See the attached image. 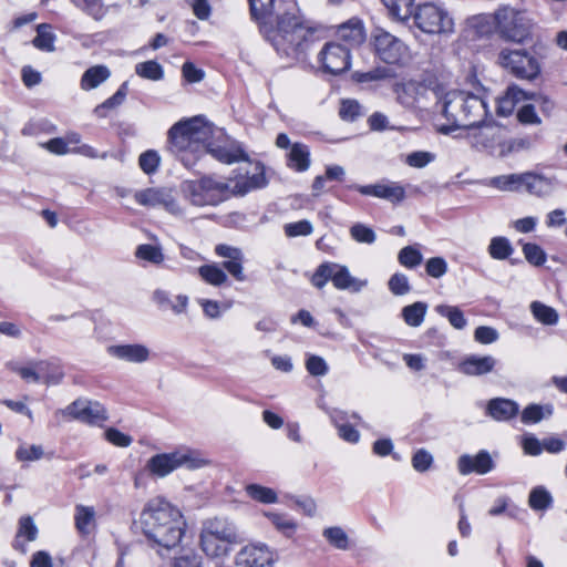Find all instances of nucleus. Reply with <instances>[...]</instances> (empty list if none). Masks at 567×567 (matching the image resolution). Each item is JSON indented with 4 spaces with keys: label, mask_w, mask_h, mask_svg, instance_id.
Segmentation results:
<instances>
[{
    "label": "nucleus",
    "mask_w": 567,
    "mask_h": 567,
    "mask_svg": "<svg viewBox=\"0 0 567 567\" xmlns=\"http://www.w3.org/2000/svg\"><path fill=\"white\" fill-rule=\"evenodd\" d=\"M168 140L171 150L188 167L206 153L225 164L245 162L226 181L207 176L186 183L185 190L194 205H216L230 196L245 195L266 185L264 167L259 163H250L239 143L203 116L174 124L168 131Z\"/></svg>",
    "instance_id": "obj_1"
},
{
    "label": "nucleus",
    "mask_w": 567,
    "mask_h": 567,
    "mask_svg": "<svg viewBox=\"0 0 567 567\" xmlns=\"http://www.w3.org/2000/svg\"><path fill=\"white\" fill-rule=\"evenodd\" d=\"M248 3L252 20L268 39L280 34L298 45L310 31L296 0H248Z\"/></svg>",
    "instance_id": "obj_2"
},
{
    "label": "nucleus",
    "mask_w": 567,
    "mask_h": 567,
    "mask_svg": "<svg viewBox=\"0 0 567 567\" xmlns=\"http://www.w3.org/2000/svg\"><path fill=\"white\" fill-rule=\"evenodd\" d=\"M134 527L152 546L171 549L181 543L186 522L175 505L163 497H154L144 505Z\"/></svg>",
    "instance_id": "obj_3"
},
{
    "label": "nucleus",
    "mask_w": 567,
    "mask_h": 567,
    "mask_svg": "<svg viewBox=\"0 0 567 567\" xmlns=\"http://www.w3.org/2000/svg\"><path fill=\"white\" fill-rule=\"evenodd\" d=\"M436 105L445 120L444 123L437 124V130L443 134L457 128L478 126L489 115L486 101L467 91H447L440 96Z\"/></svg>",
    "instance_id": "obj_4"
},
{
    "label": "nucleus",
    "mask_w": 567,
    "mask_h": 567,
    "mask_svg": "<svg viewBox=\"0 0 567 567\" xmlns=\"http://www.w3.org/2000/svg\"><path fill=\"white\" fill-rule=\"evenodd\" d=\"M207 464L208 461L198 451L181 446L152 455L146 461L144 470L152 477L165 478L179 468L195 471Z\"/></svg>",
    "instance_id": "obj_5"
},
{
    "label": "nucleus",
    "mask_w": 567,
    "mask_h": 567,
    "mask_svg": "<svg viewBox=\"0 0 567 567\" xmlns=\"http://www.w3.org/2000/svg\"><path fill=\"white\" fill-rule=\"evenodd\" d=\"M237 539V530L233 523L224 518H212L203 523L199 547L209 559H224L229 556Z\"/></svg>",
    "instance_id": "obj_6"
},
{
    "label": "nucleus",
    "mask_w": 567,
    "mask_h": 567,
    "mask_svg": "<svg viewBox=\"0 0 567 567\" xmlns=\"http://www.w3.org/2000/svg\"><path fill=\"white\" fill-rule=\"evenodd\" d=\"M495 31L507 42L523 44L532 35L533 19L525 9L502 6L494 12Z\"/></svg>",
    "instance_id": "obj_7"
},
{
    "label": "nucleus",
    "mask_w": 567,
    "mask_h": 567,
    "mask_svg": "<svg viewBox=\"0 0 567 567\" xmlns=\"http://www.w3.org/2000/svg\"><path fill=\"white\" fill-rule=\"evenodd\" d=\"M411 17L416 28L426 34H449L454 30V21L450 13L432 2L419 4Z\"/></svg>",
    "instance_id": "obj_8"
},
{
    "label": "nucleus",
    "mask_w": 567,
    "mask_h": 567,
    "mask_svg": "<svg viewBox=\"0 0 567 567\" xmlns=\"http://www.w3.org/2000/svg\"><path fill=\"white\" fill-rule=\"evenodd\" d=\"M497 63L511 74L524 80H534L540 73L537 59L524 49H502Z\"/></svg>",
    "instance_id": "obj_9"
},
{
    "label": "nucleus",
    "mask_w": 567,
    "mask_h": 567,
    "mask_svg": "<svg viewBox=\"0 0 567 567\" xmlns=\"http://www.w3.org/2000/svg\"><path fill=\"white\" fill-rule=\"evenodd\" d=\"M371 40L377 56L388 64L403 63L410 56L409 47L382 28L373 31Z\"/></svg>",
    "instance_id": "obj_10"
},
{
    "label": "nucleus",
    "mask_w": 567,
    "mask_h": 567,
    "mask_svg": "<svg viewBox=\"0 0 567 567\" xmlns=\"http://www.w3.org/2000/svg\"><path fill=\"white\" fill-rule=\"evenodd\" d=\"M277 553L262 542L244 545L234 556V567H275Z\"/></svg>",
    "instance_id": "obj_11"
},
{
    "label": "nucleus",
    "mask_w": 567,
    "mask_h": 567,
    "mask_svg": "<svg viewBox=\"0 0 567 567\" xmlns=\"http://www.w3.org/2000/svg\"><path fill=\"white\" fill-rule=\"evenodd\" d=\"M318 63L324 73L341 74L351 66L350 48L337 41L327 42L318 53Z\"/></svg>",
    "instance_id": "obj_12"
},
{
    "label": "nucleus",
    "mask_w": 567,
    "mask_h": 567,
    "mask_svg": "<svg viewBox=\"0 0 567 567\" xmlns=\"http://www.w3.org/2000/svg\"><path fill=\"white\" fill-rule=\"evenodd\" d=\"M55 414L65 421L76 420L89 424H95L107 419L104 406L97 401L87 399H78L65 409L56 411Z\"/></svg>",
    "instance_id": "obj_13"
},
{
    "label": "nucleus",
    "mask_w": 567,
    "mask_h": 567,
    "mask_svg": "<svg viewBox=\"0 0 567 567\" xmlns=\"http://www.w3.org/2000/svg\"><path fill=\"white\" fill-rule=\"evenodd\" d=\"M135 200L145 207H162L171 214L181 213L179 206L169 188L150 187L137 190L134 194Z\"/></svg>",
    "instance_id": "obj_14"
},
{
    "label": "nucleus",
    "mask_w": 567,
    "mask_h": 567,
    "mask_svg": "<svg viewBox=\"0 0 567 567\" xmlns=\"http://www.w3.org/2000/svg\"><path fill=\"white\" fill-rule=\"evenodd\" d=\"M114 360L130 364H144L151 360L152 351L144 343H115L106 348Z\"/></svg>",
    "instance_id": "obj_15"
},
{
    "label": "nucleus",
    "mask_w": 567,
    "mask_h": 567,
    "mask_svg": "<svg viewBox=\"0 0 567 567\" xmlns=\"http://www.w3.org/2000/svg\"><path fill=\"white\" fill-rule=\"evenodd\" d=\"M472 143L475 147L494 148L503 140L504 130L488 116L482 124L474 126Z\"/></svg>",
    "instance_id": "obj_16"
},
{
    "label": "nucleus",
    "mask_w": 567,
    "mask_h": 567,
    "mask_svg": "<svg viewBox=\"0 0 567 567\" xmlns=\"http://www.w3.org/2000/svg\"><path fill=\"white\" fill-rule=\"evenodd\" d=\"M7 365L11 371L19 374L24 381L31 383H38L42 379H44L45 383L59 382L62 377V374L59 373L54 381H52L49 377H45V373L51 365V363L47 361H34L30 362L28 365H19L18 363L10 362Z\"/></svg>",
    "instance_id": "obj_17"
},
{
    "label": "nucleus",
    "mask_w": 567,
    "mask_h": 567,
    "mask_svg": "<svg viewBox=\"0 0 567 567\" xmlns=\"http://www.w3.org/2000/svg\"><path fill=\"white\" fill-rule=\"evenodd\" d=\"M493 467V460L486 451H481L476 455H462L457 461V470L462 475L471 473L483 475L491 472Z\"/></svg>",
    "instance_id": "obj_18"
},
{
    "label": "nucleus",
    "mask_w": 567,
    "mask_h": 567,
    "mask_svg": "<svg viewBox=\"0 0 567 567\" xmlns=\"http://www.w3.org/2000/svg\"><path fill=\"white\" fill-rule=\"evenodd\" d=\"M331 282L338 290H348L357 293L368 285L367 279L353 277L347 266L331 262Z\"/></svg>",
    "instance_id": "obj_19"
},
{
    "label": "nucleus",
    "mask_w": 567,
    "mask_h": 567,
    "mask_svg": "<svg viewBox=\"0 0 567 567\" xmlns=\"http://www.w3.org/2000/svg\"><path fill=\"white\" fill-rule=\"evenodd\" d=\"M355 188L362 195H369V196H374L378 198H383V199L390 200L392 203H399V202L403 200L405 197L404 188L396 183L357 186Z\"/></svg>",
    "instance_id": "obj_20"
},
{
    "label": "nucleus",
    "mask_w": 567,
    "mask_h": 567,
    "mask_svg": "<svg viewBox=\"0 0 567 567\" xmlns=\"http://www.w3.org/2000/svg\"><path fill=\"white\" fill-rule=\"evenodd\" d=\"M496 359L492 355H468L460 364L461 373L470 377L484 375L492 372L496 365Z\"/></svg>",
    "instance_id": "obj_21"
},
{
    "label": "nucleus",
    "mask_w": 567,
    "mask_h": 567,
    "mask_svg": "<svg viewBox=\"0 0 567 567\" xmlns=\"http://www.w3.org/2000/svg\"><path fill=\"white\" fill-rule=\"evenodd\" d=\"M338 38L343 41L350 51L365 41V32L363 24L358 19H350L346 23L341 24L338 29Z\"/></svg>",
    "instance_id": "obj_22"
},
{
    "label": "nucleus",
    "mask_w": 567,
    "mask_h": 567,
    "mask_svg": "<svg viewBox=\"0 0 567 567\" xmlns=\"http://www.w3.org/2000/svg\"><path fill=\"white\" fill-rule=\"evenodd\" d=\"M532 97L533 96H528L517 85L508 86L504 94L496 100V112L501 116H508L519 102Z\"/></svg>",
    "instance_id": "obj_23"
},
{
    "label": "nucleus",
    "mask_w": 567,
    "mask_h": 567,
    "mask_svg": "<svg viewBox=\"0 0 567 567\" xmlns=\"http://www.w3.org/2000/svg\"><path fill=\"white\" fill-rule=\"evenodd\" d=\"M74 525L76 530L89 536L96 528V511L93 506L78 504L74 508Z\"/></svg>",
    "instance_id": "obj_24"
},
{
    "label": "nucleus",
    "mask_w": 567,
    "mask_h": 567,
    "mask_svg": "<svg viewBox=\"0 0 567 567\" xmlns=\"http://www.w3.org/2000/svg\"><path fill=\"white\" fill-rule=\"evenodd\" d=\"M519 411L518 404L509 399L496 398L487 403V414L496 421H507Z\"/></svg>",
    "instance_id": "obj_25"
},
{
    "label": "nucleus",
    "mask_w": 567,
    "mask_h": 567,
    "mask_svg": "<svg viewBox=\"0 0 567 567\" xmlns=\"http://www.w3.org/2000/svg\"><path fill=\"white\" fill-rule=\"evenodd\" d=\"M264 516L268 518L274 528L285 537H292L298 529V522L284 512L266 511Z\"/></svg>",
    "instance_id": "obj_26"
},
{
    "label": "nucleus",
    "mask_w": 567,
    "mask_h": 567,
    "mask_svg": "<svg viewBox=\"0 0 567 567\" xmlns=\"http://www.w3.org/2000/svg\"><path fill=\"white\" fill-rule=\"evenodd\" d=\"M38 537V527L31 516H22L18 522V530L13 547L24 551L25 542H34Z\"/></svg>",
    "instance_id": "obj_27"
},
{
    "label": "nucleus",
    "mask_w": 567,
    "mask_h": 567,
    "mask_svg": "<svg viewBox=\"0 0 567 567\" xmlns=\"http://www.w3.org/2000/svg\"><path fill=\"white\" fill-rule=\"evenodd\" d=\"M111 76V71L105 65H93L82 75L80 86L83 91H91L104 83Z\"/></svg>",
    "instance_id": "obj_28"
},
{
    "label": "nucleus",
    "mask_w": 567,
    "mask_h": 567,
    "mask_svg": "<svg viewBox=\"0 0 567 567\" xmlns=\"http://www.w3.org/2000/svg\"><path fill=\"white\" fill-rule=\"evenodd\" d=\"M523 189L537 196H546L554 189L551 179L540 175L523 174Z\"/></svg>",
    "instance_id": "obj_29"
},
{
    "label": "nucleus",
    "mask_w": 567,
    "mask_h": 567,
    "mask_svg": "<svg viewBox=\"0 0 567 567\" xmlns=\"http://www.w3.org/2000/svg\"><path fill=\"white\" fill-rule=\"evenodd\" d=\"M56 35L52 30V27L47 23L37 25V35L32 40L34 48L42 52L55 51Z\"/></svg>",
    "instance_id": "obj_30"
},
{
    "label": "nucleus",
    "mask_w": 567,
    "mask_h": 567,
    "mask_svg": "<svg viewBox=\"0 0 567 567\" xmlns=\"http://www.w3.org/2000/svg\"><path fill=\"white\" fill-rule=\"evenodd\" d=\"M198 275L207 285L220 287L228 281V276L217 264H207L198 268Z\"/></svg>",
    "instance_id": "obj_31"
},
{
    "label": "nucleus",
    "mask_w": 567,
    "mask_h": 567,
    "mask_svg": "<svg viewBox=\"0 0 567 567\" xmlns=\"http://www.w3.org/2000/svg\"><path fill=\"white\" fill-rule=\"evenodd\" d=\"M309 148L301 143H295L288 154L289 166L298 172H305L310 166Z\"/></svg>",
    "instance_id": "obj_32"
},
{
    "label": "nucleus",
    "mask_w": 567,
    "mask_h": 567,
    "mask_svg": "<svg viewBox=\"0 0 567 567\" xmlns=\"http://www.w3.org/2000/svg\"><path fill=\"white\" fill-rule=\"evenodd\" d=\"M530 312L536 321L545 326H555L559 320L557 310L540 301H533L529 306Z\"/></svg>",
    "instance_id": "obj_33"
},
{
    "label": "nucleus",
    "mask_w": 567,
    "mask_h": 567,
    "mask_svg": "<svg viewBox=\"0 0 567 567\" xmlns=\"http://www.w3.org/2000/svg\"><path fill=\"white\" fill-rule=\"evenodd\" d=\"M245 493L249 498L261 504L278 503L277 492L270 487L260 484H247L245 486Z\"/></svg>",
    "instance_id": "obj_34"
},
{
    "label": "nucleus",
    "mask_w": 567,
    "mask_h": 567,
    "mask_svg": "<svg viewBox=\"0 0 567 567\" xmlns=\"http://www.w3.org/2000/svg\"><path fill=\"white\" fill-rule=\"evenodd\" d=\"M392 19L405 22L412 16L414 0H381Z\"/></svg>",
    "instance_id": "obj_35"
},
{
    "label": "nucleus",
    "mask_w": 567,
    "mask_h": 567,
    "mask_svg": "<svg viewBox=\"0 0 567 567\" xmlns=\"http://www.w3.org/2000/svg\"><path fill=\"white\" fill-rule=\"evenodd\" d=\"M487 185L502 192H519L523 189V174L495 176L488 179Z\"/></svg>",
    "instance_id": "obj_36"
},
{
    "label": "nucleus",
    "mask_w": 567,
    "mask_h": 567,
    "mask_svg": "<svg viewBox=\"0 0 567 567\" xmlns=\"http://www.w3.org/2000/svg\"><path fill=\"white\" fill-rule=\"evenodd\" d=\"M426 312L427 305L422 301H416L402 309V318L409 327L416 328L423 323Z\"/></svg>",
    "instance_id": "obj_37"
},
{
    "label": "nucleus",
    "mask_w": 567,
    "mask_h": 567,
    "mask_svg": "<svg viewBox=\"0 0 567 567\" xmlns=\"http://www.w3.org/2000/svg\"><path fill=\"white\" fill-rule=\"evenodd\" d=\"M553 404H529L522 412V422L525 424L538 423L553 414Z\"/></svg>",
    "instance_id": "obj_38"
},
{
    "label": "nucleus",
    "mask_w": 567,
    "mask_h": 567,
    "mask_svg": "<svg viewBox=\"0 0 567 567\" xmlns=\"http://www.w3.org/2000/svg\"><path fill=\"white\" fill-rule=\"evenodd\" d=\"M435 311L440 316L446 318L450 324L457 330L464 329L467 324V320L465 319L464 313L458 307L439 305L435 307Z\"/></svg>",
    "instance_id": "obj_39"
},
{
    "label": "nucleus",
    "mask_w": 567,
    "mask_h": 567,
    "mask_svg": "<svg viewBox=\"0 0 567 567\" xmlns=\"http://www.w3.org/2000/svg\"><path fill=\"white\" fill-rule=\"evenodd\" d=\"M126 94H127V83L124 82L120 86V89L115 92L114 95H112L110 99H107L106 101H104L102 104L97 105L94 109V114L99 117H105L107 114V111L116 109L124 102Z\"/></svg>",
    "instance_id": "obj_40"
},
{
    "label": "nucleus",
    "mask_w": 567,
    "mask_h": 567,
    "mask_svg": "<svg viewBox=\"0 0 567 567\" xmlns=\"http://www.w3.org/2000/svg\"><path fill=\"white\" fill-rule=\"evenodd\" d=\"M135 257L153 265H161L165 259L162 248L151 244L138 245Z\"/></svg>",
    "instance_id": "obj_41"
},
{
    "label": "nucleus",
    "mask_w": 567,
    "mask_h": 567,
    "mask_svg": "<svg viewBox=\"0 0 567 567\" xmlns=\"http://www.w3.org/2000/svg\"><path fill=\"white\" fill-rule=\"evenodd\" d=\"M513 251V246L506 237H494L489 241L488 254L493 259L505 260Z\"/></svg>",
    "instance_id": "obj_42"
},
{
    "label": "nucleus",
    "mask_w": 567,
    "mask_h": 567,
    "mask_svg": "<svg viewBox=\"0 0 567 567\" xmlns=\"http://www.w3.org/2000/svg\"><path fill=\"white\" fill-rule=\"evenodd\" d=\"M322 536L337 549L347 550L349 548V536L346 530L339 526L324 528Z\"/></svg>",
    "instance_id": "obj_43"
},
{
    "label": "nucleus",
    "mask_w": 567,
    "mask_h": 567,
    "mask_svg": "<svg viewBox=\"0 0 567 567\" xmlns=\"http://www.w3.org/2000/svg\"><path fill=\"white\" fill-rule=\"evenodd\" d=\"M196 302L202 308L206 318L216 320L229 308L228 305L208 298H197Z\"/></svg>",
    "instance_id": "obj_44"
},
{
    "label": "nucleus",
    "mask_w": 567,
    "mask_h": 567,
    "mask_svg": "<svg viewBox=\"0 0 567 567\" xmlns=\"http://www.w3.org/2000/svg\"><path fill=\"white\" fill-rule=\"evenodd\" d=\"M135 72L138 76L151 81H158L164 76L163 68L156 61L137 63L135 65Z\"/></svg>",
    "instance_id": "obj_45"
},
{
    "label": "nucleus",
    "mask_w": 567,
    "mask_h": 567,
    "mask_svg": "<svg viewBox=\"0 0 567 567\" xmlns=\"http://www.w3.org/2000/svg\"><path fill=\"white\" fill-rule=\"evenodd\" d=\"M71 1L75 7H78L82 11L86 12L89 16H91L95 20H101L106 13V8L104 7L102 0H71Z\"/></svg>",
    "instance_id": "obj_46"
},
{
    "label": "nucleus",
    "mask_w": 567,
    "mask_h": 567,
    "mask_svg": "<svg viewBox=\"0 0 567 567\" xmlns=\"http://www.w3.org/2000/svg\"><path fill=\"white\" fill-rule=\"evenodd\" d=\"M553 498L548 491L538 486L534 488L528 498L529 506L535 511H544L551 505Z\"/></svg>",
    "instance_id": "obj_47"
},
{
    "label": "nucleus",
    "mask_w": 567,
    "mask_h": 567,
    "mask_svg": "<svg viewBox=\"0 0 567 567\" xmlns=\"http://www.w3.org/2000/svg\"><path fill=\"white\" fill-rule=\"evenodd\" d=\"M331 422L338 430V435L346 442L357 444L360 441V432L350 424H339L337 414L330 415Z\"/></svg>",
    "instance_id": "obj_48"
},
{
    "label": "nucleus",
    "mask_w": 567,
    "mask_h": 567,
    "mask_svg": "<svg viewBox=\"0 0 567 567\" xmlns=\"http://www.w3.org/2000/svg\"><path fill=\"white\" fill-rule=\"evenodd\" d=\"M161 163L159 154L154 150L142 153L138 157V165L145 174H153L157 171Z\"/></svg>",
    "instance_id": "obj_49"
},
{
    "label": "nucleus",
    "mask_w": 567,
    "mask_h": 567,
    "mask_svg": "<svg viewBox=\"0 0 567 567\" xmlns=\"http://www.w3.org/2000/svg\"><path fill=\"white\" fill-rule=\"evenodd\" d=\"M398 259L402 266L414 268L421 264L422 254L416 248L408 246L400 250Z\"/></svg>",
    "instance_id": "obj_50"
},
{
    "label": "nucleus",
    "mask_w": 567,
    "mask_h": 567,
    "mask_svg": "<svg viewBox=\"0 0 567 567\" xmlns=\"http://www.w3.org/2000/svg\"><path fill=\"white\" fill-rule=\"evenodd\" d=\"M350 235L355 241L361 244H373L377 238L373 229L363 224H354L350 228Z\"/></svg>",
    "instance_id": "obj_51"
},
{
    "label": "nucleus",
    "mask_w": 567,
    "mask_h": 567,
    "mask_svg": "<svg viewBox=\"0 0 567 567\" xmlns=\"http://www.w3.org/2000/svg\"><path fill=\"white\" fill-rule=\"evenodd\" d=\"M43 450L39 445H20L16 451L17 460L21 462H32L38 461L42 457Z\"/></svg>",
    "instance_id": "obj_52"
},
{
    "label": "nucleus",
    "mask_w": 567,
    "mask_h": 567,
    "mask_svg": "<svg viewBox=\"0 0 567 567\" xmlns=\"http://www.w3.org/2000/svg\"><path fill=\"white\" fill-rule=\"evenodd\" d=\"M435 159V155L426 151H417L406 155L405 163L415 168H423Z\"/></svg>",
    "instance_id": "obj_53"
},
{
    "label": "nucleus",
    "mask_w": 567,
    "mask_h": 567,
    "mask_svg": "<svg viewBox=\"0 0 567 567\" xmlns=\"http://www.w3.org/2000/svg\"><path fill=\"white\" fill-rule=\"evenodd\" d=\"M389 289L395 296H404L410 292L409 279L403 274H394L389 280Z\"/></svg>",
    "instance_id": "obj_54"
},
{
    "label": "nucleus",
    "mask_w": 567,
    "mask_h": 567,
    "mask_svg": "<svg viewBox=\"0 0 567 567\" xmlns=\"http://www.w3.org/2000/svg\"><path fill=\"white\" fill-rule=\"evenodd\" d=\"M342 120L352 122L361 115V106L355 100H343L339 109Z\"/></svg>",
    "instance_id": "obj_55"
},
{
    "label": "nucleus",
    "mask_w": 567,
    "mask_h": 567,
    "mask_svg": "<svg viewBox=\"0 0 567 567\" xmlns=\"http://www.w3.org/2000/svg\"><path fill=\"white\" fill-rule=\"evenodd\" d=\"M307 371L313 377H323L328 373V364L322 357L310 354L306 361Z\"/></svg>",
    "instance_id": "obj_56"
},
{
    "label": "nucleus",
    "mask_w": 567,
    "mask_h": 567,
    "mask_svg": "<svg viewBox=\"0 0 567 567\" xmlns=\"http://www.w3.org/2000/svg\"><path fill=\"white\" fill-rule=\"evenodd\" d=\"M523 254L526 260L534 266H540L546 261L544 250L536 244H525L523 246Z\"/></svg>",
    "instance_id": "obj_57"
},
{
    "label": "nucleus",
    "mask_w": 567,
    "mask_h": 567,
    "mask_svg": "<svg viewBox=\"0 0 567 567\" xmlns=\"http://www.w3.org/2000/svg\"><path fill=\"white\" fill-rule=\"evenodd\" d=\"M312 230L313 227L309 220H299L285 225V234L288 237L308 236Z\"/></svg>",
    "instance_id": "obj_58"
},
{
    "label": "nucleus",
    "mask_w": 567,
    "mask_h": 567,
    "mask_svg": "<svg viewBox=\"0 0 567 567\" xmlns=\"http://www.w3.org/2000/svg\"><path fill=\"white\" fill-rule=\"evenodd\" d=\"M432 463V454L424 449L417 450L412 457L413 468L421 473L427 471L431 467Z\"/></svg>",
    "instance_id": "obj_59"
},
{
    "label": "nucleus",
    "mask_w": 567,
    "mask_h": 567,
    "mask_svg": "<svg viewBox=\"0 0 567 567\" xmlns=\"http://www.w3.org/2000/svg\"><path fill=\"white\" fill-rule=\"evenodd\" d=\"M389 71L384 68H377L368 72H354L353 79L359 83L375 82L389 76Z\"/></svg>",
    "instance_id": "obj_60"
},
{
    "label": "nucleus",
    "mask_w": 567,
    "mask_h": 567,
    "mask_svg": "<svg viewBox=\"0 0 567 567\" xmlns=\"http://www.w3.org/2000/svg\"><path fill=\"white\" fill-rule=\"evenodd\" d=\"M499 333L496 329L487 326L477 327L474 331V339L482 344H491L497 341Z\"/></svg>",
    "instance_id": "obj_61"
},
{
    "label": "nucleus",
    "mask_w": 567,
    "mask_h": 567,
    "mask_svg": "<svg viewBox=\"0 0 567 567\" xmlns=\"http://www.w3.org/2000/svg\"><path fill=\"white\" fill-rule=\"evenodd\" d=\"M426 272L433 278H441L447 271V264L442 257H433L426 261Z\"/></svg>",
    "instance_id": "obj_62"
},
{
    "label": "nucleus",
    "mask_w": 567,
    "mask_h": 567,
    "mask_svg": "<svg viewBox=\"0 0 567 567\" xmlns=\"http://www.w3.org/2000/svg\"><path fill=\"white\" fill-rule=\"evenodd\" d=\"M517 118L522 124L539 125L540 117L537 115L534 105L526 104L517 112Z\"/></svg>",
    "instance_id": "obj_63"
},
{
    "label": "nucleus",
    "mask_w": 567,
    "mask_h": 567,
    "mask_svg": "<svg viewBox=\"0 0 567 567\" xmlns=\"http://www.w3.org/2000/svg\"><path fill=\"white\" fill-rule=\"evenodd\" d=\"M175 567H203L202 557L193 550H187L175 559Z\"/></svg>",
    "instance_id": "obj_64"
}]
</instances>
